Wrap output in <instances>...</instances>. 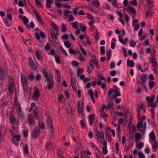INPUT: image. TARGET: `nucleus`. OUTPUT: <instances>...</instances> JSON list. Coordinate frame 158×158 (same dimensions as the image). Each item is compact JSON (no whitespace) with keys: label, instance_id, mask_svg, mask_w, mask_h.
<instances>
[{"label":"nucleus","instance_id":"1","mask_svg":"<svg viewBox=\"0 0 158 158\" xmlns=\"http://www.w3.org/2000/svg\"><path fill=\"white\" fill-rule=\"evenodd\" d=\"M96 130L97 131L96 135L99 143L101 144H102L104 146H106L107 142L105 140L104 132H100L97 129Z\"/></svg>","mask_w":158,"mask_h":158},{"label":"nucleus","instance_id":"2","mask_svg":"<svg viewBox=\"0 0 158 158\" xmlns=\"http://www.w3.org/2000/svg\"><path fill=\"white\" fill-rule=\"evenodd\" d=\"M21 79L23 87V90L26 92L28 90L27 88L28 84L27 78L24 74H22L21 75Z\"/></svg>","mask_w":158,"mask_h":158},{"label":"nucleus","instance_id":"3","mask_svg":"<svg viewBox=\"0 0 158 158\" xmlns=\"http://www.w3.org/2000/svg\"><path fill=\"white\" fill-rule=\"evenodd\" d=\"M40 133V128L37 127H35L32 130L31 136L34 139H36L39 136Z\"/></svg>","mask_w":158,"mask_h":158},{"label":"nucleus","instance_id":"4","mask_svg":"<svg viewBox=\"0 0 158 158\" xmlns=\"http://www.w3.org/2000/svg\"><path fill=\"white\" fill-rule=\"evenodd\" d=\"M155 98V96H152L151 98L149 96L147 97L146 99V101L148 102V106H153L154 107H156L157 105V103H153Z\"/></svg>","mask_w":158,"mask_h":158},{"label":"nucleus","instance_id":"5","mask_svg":"<svg viewBox=\"0 0 158 158\" xmlns=\"http://www.w3.org/2000/svg\"><path fill=\"white\" fill-rule=\"evenodd\" d=\"M13 79L11 77H9V85L8 86V90L10 93H12L14 91V83L13 81Z\"/></svg>","mask_w":158,"mask_h":158},{"label":"nucleus","instance_id":"6","mask_svg":"<svg viewBox=\"0 0 158 158\" xmlns=\"http://www.w3.org/2000/svg\"><path fill=\"white\" fill-rule=\"evenodd\" d=\"M47 81L48 89V90H51L54 87V84L53 76H51V77H50V78L47 79Z\"/></svg>","mask_w":158,"mask_h":158},{"label":"nucleus","instance_id":"7","mask_svg":"<svg viewBox=\"0 0 158 158\" xmlns=\"http://www.w3.org/2000/svg\"><path fill=\"white\" fill-rule=\"evenodd\" d=\"M13 108L16 110V111L22 109L21 104L19 103L17 98H15L14 100Z\"/></svg>","mask_w":158,"mask_h":158},{"label":"nucleus","instance_id":"8","mask_svg":"<svg viewBox=\"0 0 158 158\" xmlns=\"http://www.w3.org/2000/svg\"><path fill=\"white\" fill-rule=\"evenodd\" d=\"M139 77L141 81L140 80L137 79V83H145L148 79V76L145 74L139 75Z\"/></svg>","mask_w":158,"mask_h":158},{"label":"nucleus","instance_id":"9","mask_svg":"<svg viewBox=\"0 0 158 158\" xmlns=\"http://www.w3.org/2000/svg\"><path fill=\"white\" fill-rule=\"evenodd\" d=\"M40 95L39 89L38 88H36L34 91V92L33 94L32 98L34 100H37Z\"/></svg>","mask_w":158,"mask_h":158},{"label":"nucleus","instance_id":"10","mask_svg":"<svg viewBox=\"0 0 158 158\" xmlns=\"http://www.w3.org/2000/svg\"><path fill=\"white\" fill-rule=\"evenodd\" d=\"M28 63L31 68L33 70H35L37 69V67L31 57H29L28 58Z\"/></svg>","mask_w":158,"mask_h":158},{"label":"nucleus","instance_id":"11","mask_svg":"<svg viewBox=\"0 0 158 158\" xmlns=\"http://www.w3.org/2000/svg\"><path fill=\"white\" fill-rule=\"evenodd\" d=\"M20 135H16L13 137V143L16 146H18L19 144L18 142L20 140Z\"/></svg>","mask_w":158,"mask_h":158},{"label":"nucleus","instance_id":"12","mask_svg":"<svg viewBox=\"0 0 158 158\" xmlns=\"http://www.w3.org/2000/svg\"><path fill=\"white\" fill-rule=\"evenodd\" d=\"M47 125L49 129L52 132L53 130V123L50 118H48L47 119Z\"/></svg>","mask_w":158,"mask_h":158},{"label":"nucleus","instance_id":"13","mask_svg":"<svg viewBox=\"0 0 158 158\" xmlns=\"http://www.w3.org/2000/svg\"><path fill=\"white\" fill-rule=\"evenodd\" d=\"M98 62V60L96 59V56L95 55H93L92 58L91 59L89 64L91 67L94 66L93 64H96Z\"/></svg>","mask_w":158,"mask_h":158},{"label":"nucleus","instance_id":"14","mask_svg":"<svg viewBox=\"0 0 158 158\" xmlns=\"http://www.w3.org/2000/svg\"><path fill=\"white\" fill-rule=\"evenodd\" d=\"M21 17L22 18V19L23 22L24 24L26 25V27L27 28L30 29V27L29 25L27 24L28 22V19L26 17L23 16V15L21 16Z\"/></svg>","mask_w":158,"mask_h":158},{"label":"nucleus","instance_id":"15","mask_svg":"<svg viewBox=\"0 0 158 158\" xmlns=\"http://www.w3.org/2000/svg\"><path fill=\"white\" fill-rule=\"evenodd\" d=\"M50 32L52 40L54 41L57 40V36L52 29H50Z\"/></svg>","mask_w":158,"mask_h":158},{"label":"nucleus","instance_id":"16","mask_svg":"<svg viewBox=\"0 0 158 158\" xmlns=\"http://www.w3.org/2000/svg\"><path fill=\"white\" fill-rule=\"evenodd\" d=\"M28 80L31 81H33L35 78V74L33 73H30L27 75Z\"/></svg>","mask_w":158,"mask_h":158},{"label":"nucleus","instance_id":"17","mask_svg":"<svg viewBox=\"0 0 158 158\" xmlns=\"http://www.w3.org/2000/svg\"><path fill=\"white\" fill-rule=\"evenodd\" d=\"M118 37L119 41L123 44H125L128 41V39L127 38H125L124 40L123 38L120 35H119Z\"/></svg>","mask_w":158,"mask_h":158},{"label":"nucleus","instance_id":"18","mask_svg":"<svg viewBox=\"0 0 158 158\" xmlns=\"http://www.w3.org/2000/svg\"><path fill=\"white\" fill-rule=\"evenodd\" d=\"M88 94L89 95L90 98L92 99L93 102L94 103L95 101L94 96V93L93 90L92 89H89L88 91Z\"/></svg>","mask_w":158,"mask_h":158},{"label":"nucleus","instance_id":"19","mask_svg":"<svg viewBox=\"0 0 158 158\" xmlns=\"http://www.w3.org/2000/svg\"><path fill=\"white\" fill-rule=\"evenodd\" d=\"M128 13H129V11L132 14L135 15L136 13V10L134 8L130 6H128L127 8V9Z\"/></svg>","mask_w":158,"mask_h":158},{"label":"nucleus","instance_id":"20","mask_svg":"<svg viewBox=\"0 0 158 158\" xmlns=\"http://www.w3.org/2000/svg\"><path fill=\"white\" fill-rule=\"evenodd\" d=\"M43 75L45 77H46V80L50 78V77H51V76H52V73H49L48 74V72L46 70H44L43 71Z\"/></svg>","mask_w":158,"mask_h":158},{"label":"nucleus","instance_id":"21","mask_svg":"<svg viewBox=\"0 0 158 158\" xmlns=\"http://www.w3.org/2000/svg\"><path fill=\"white\" fill-rule=\"evenodd\" d=\"M39 111L37 109H34L33 110V114L35 119H39L40 118V115H39Z\"/></svg>","mask_w":158,"mask_h":158},{"label":"nucleus","instance_id":"22","mask_svg":"<svg viewBox=\"0 0 158 158\" xmlns=\"http://www.w3.org/2000/svg\"><path fill=\"white\" fill-rule=\"evenodd\" d=\"M9 119L10 122L12 124H14L15 122V121L16 120V118L15 116L11 114L10 115Z\"/></svg>","mask_w":158,"mask_h":158},{"label":"nucleus","instance_id":"23","mask_svg":"<svg viewBox=\"0 0 158 158\" xmlns=\"http://www.w3.org/2000/svg\"><path fill=\"white\" fill-rule=\"evenodd\" d=\"M52 26L54 30V31L56 32H58L59 31V29L58 27L56 24L54 23H52Z\"/></svg>","mask_w":158,"mask_h":158},{"label":"nucleus","instance_id":"24","mask_svg":"<svg viewBox=\"0 0 158 158\" xmlns=\"http://www.w3.org/2000/svg\"><path fill=\"white\" fill-rule=\"evenodd\" d=\"M151 139L152 141L156 140V136L154 132L152 131L149 134Z\"/></svg>","mask_w":158,"mask_h":158},{"label":"nucleus","instance_id":"25","mask_svg":"<svg viewBox=\"0 0 158 158\" xmlns=\"http://www.w3.org/2000/svg\"><path fill=\"white\" fill-rule=\"evenodd\" d=\"M127 65L128 66H130L131 68H132L134 65V63L133 60H130L129 59H128L127 61Z\"/></svg>","mask_w":158,"mask_h":158},{"label":"nucleus","instance_id":"26","mask_svg":"<svg viewBox=\"0 0 158 158\" xmlns=\"http://www.w3.org/2000/svg\"><path fill=\"white\" fill-rule=\"evenodd\" d=\"M5 73L3 70L0 68V79L3 80L4 79L5 77Z\"/></svg>","mask_w":158,"mask_h":158},{"label":"nucleus","instance_id":"27","mask_svg":"<svg viewBox=\"0 0 158 158\" xmlns=\"http://www.w3.org/2000/svg\"><path fill=\"white\" fill-rule=\"evenodd\" d=\"M11 20H9L8 19H6L4 20V23L6 27H9L11 24Z\"/></svg>","mask_w":158,"mask_h":158},{"label":"nucleus","instance_id":"28","mask_svg":"<svg viewBox=\"0 0 158 158\" xmlns=\"http://www.w3.org/2000/svg\"><path fill=\"white\" fill-rule=\"evenodd\" d=\"M150 62L152 66L154 68H156L157 67V62L154 58H153L152 59V60Z\"/></svg>","mask_w":158,"mask_h":158},{"label":"nucleus","instance_id":"29","mask_svg":"<svg viewBox=\"0 0 158 158\" xmlns=\"http://www.w3.org/2000/svg\"><path fill=\"white\" fill-rule=\"evenodd\" d=\"M147 3L148 5V7L150 9L153 7V0H147Z\"/></svg>","mask_w":158,"mask_h":158},{"label":"nucleus","instance_id":"30","mask_svg":"<svg viewBox=\"0 0 158 158\" xmlns=\"http://www.w3.org/2000/svg\"><path fill=\"white\" fill-rule=\"evenodd\" d=\"M35 55L37 59L38 60L41 61L42 60L41 55L40 53L38 52V51H36L35 52Z\"/></svg>","mask_w":158,"mask_h":158},{"label":"nucleus","instance_id":"31","mask_svg":"<svg viewBox=\"0 0 158 158\" xmlns=\"http://www.w3.org/2000/svg\"><path fill=\"white\" fill-rule=\"evenodd\" d=\"M78 23L76 21L74 22H72L71 23L72 27L74 28L77 29L78 28Z\"/></svg>","mask_w":158,"mask_h":158},{"label":"nucleus","instance_id":"32","mask_svg":"<svg viewBox=\"0 0 158 158\" xmlns=\"http://www.w3.org/2000/svg\"><path fill=\"white\" fill-rule=\"evenodd\" d=\"M111 50L109 49L106 53L107 59L108 60H109L110 58L111 55Z\"/></svg>","mask_w":158,"mask_h":158},{"label":"nucleus","instance_id":"33","mask_svg":"<svg viewBox=\"0 0 158 158\" xmlns=\"http://www.w3.org/2000/svg\"><path fill=\"white\" fill-rule=\"evenodd\" d=\"M155 82L154 81H150L149 82V88L150 89H152L155 86Z\"/></svg>","mask_w":158,"mask_h":158},{"label":"nucleus","instance_id":"34","mask_svg":"<svg viewBox=\"0 0 158 158\" xmlns=\"http://www.w3.org/2000/svg\"><path fill=\"white\" fill-rule=\"evenodd\" d=\"M152 148L153 150H155V151H156L158 148V144L157 142H155L152 144Z\"/></svg>","mask_w":158,"mask_h":158},{"label":"nucleus","instance_id":"35","mask_svg":"<svg viewBox=\"0 0 158 158\" xmlns=\"http://www.w3.org/2000/svg\"><path fill=\"white\" fill-rule=\"evenodd\" d=\"M114 105V104L113 103H109L106 106V109H113V106Z\"/></svg>","mask_w":158,"mask_h":158},{"label":"nucleus","instance_id":"36","mask_svg":"<svg viewBox=\"0 0 158 158\" xmlns=\"http://www.w3.org/2000/svg\"><path fill=\"white\" fill-rule=\"evenodd\" d=\"M92 3L95 6L98 7L100 5V4L98 0H96L95 1H93Z\"/></svg>","mask_w":158,"mask_h":158},{"label":"nucleus","instance_id":"37","mask_svg":"<svg viewBox=\"0 0 158 158\" xmlns=\"http://www.w3.org/2000/svg\"><path fill=\"white\" fill-rule=\"evenodd\" d=\"M54 57L55 58V59L56 62L58 64H60V60L59 57L57 54H55L54 55Z\"/></svg>","mask_w":158,"mask_h":158},{"label":"nucleus","instance_id":"38","mask_svg":"<svg viewBox=\"0 0 158 158\" xmlns=\"http://www.w3.org/2000/svg\"><path fill=\"white\" fill-rule=\"evenodd\" d=\"M16 112L19 117L21 118L23 117V114L21 110L17 111Z\"/></svg>","mask_w":158,"mask_h":158},{"label":"nucleus","instance_id":"39","mask_svg":"<svg viewBox=\"0 0 158 158\" xmlns=\"http://www.w3.org/2000/svg\"><path fill=\"white\" fill-rule=\"evenodd\" d=\"M106 139L109 142L111 141V135L110 133H107L106 134Z\"/></svg>","mask_w":158,"mask_h":158},{"label":"nucleus","instance_id":"40","mask_svg":"<svg viewBox=\"0 0 158 158\" xmlns=\"http://www.w3.org/2000/svg\"><path fill=\"white\" fill-rule=\"evenodd\" d=\"M28 120L29 123L32 125H34L35 123V120L32 118H30L28 119Z\"/></svg>","mask_w":158,"mask_h":158},{"label":"nucleus","instance_id":"41","mask_svg":"<svg viewBox=\"0 0 158 158\" xmlns=\"http://www.w3.org/2000/svg\"><path fill=\"white\" fill-rule=\"evenodd\" d=\"M136 45V43L133 40L131 39L130 43V45L131 47H135Z\"/></svg>","mask_w":158,"mask_h":158},{"label":"nucleus","instance_id":"42","mask_svg":"<svg viewBox=\"0 0 158 158\" xmlns=\"http://www.w3.org/2000/svg\"><path fill=\"white\" fill-rule=\"evenodd\" d=\"M100 51L101 54L103 55L105 54V47L104 46L101 47L100 48Z\"/></svg>","mask_w":158,"mask_h":158},{"label":"nucleus","instance_id":"43","mask_svg":"<svg viewBox=\"0 0 158 158\" xmlns=\"http://www.w3.org/2000/svg\"><path fill=\"white\" fill-rule=\"evenodd\" d=\"M24 152L26 153H28V146L27 144H25L23 148Z\"/></svg>","mask_w":158,"mask_h":158},{"label":"nucleus","instance_id":"44","mask_svg":"<svg viewBox=\"0 0 158 158\" xmlns=\"http://www.w3.org/2000/svg\"><path fill=\"white\" fill-rule=\"evenodd\" d=\"M87 18L91 20L92 21H93L94 20V18L93 16V15L89 13H87Z\"/></svg>","mask_w":158,"mask_h":158},{"label":"nucleus","instance_id":"45","mask_svg":"<svg viewBox=\"0 0 158 158\" xmlns=\"http://www.w3.org/2000/svg\"><path fill=\"white\" fill-rule=\"evenodd\" d=\"M152 16V11L148 10L146 12L145 15L146 17Z\"/></svg>","mask_w":158,"mask_h":158},{"label":"nucleus","instance_id":"46","mask_svg":"<svg viewBox=\"0 0 158 158\" xmlns=\"http://www.w3.org/2000/svg\"><path fill=\"white\" fill-rule=\"evenodd\" d=\"M139 158H145V156L141 151H139L138 153Z\"/></svg>","mask_w":158,"mask_h":158},{"label":"nucleus","instance_id":"47","mask_svg":"<svg viewBox=\"0 0 158 158\" xmlns=\"http://www.w3.org/2000/svg\"><path fill=\"white\" fill-rule=\"evenodd\" d=\"M123 118H120L119 119L118 121V128H119L120 125H121L122 124V123L123 122Z\"/></svg>","mask_w":158,"mask_h":158},{"label":"nucleus","instance_id":"48","mask_svg":"<svg viewBox=\"0 0 158 158\" xmlns=\"http://www.w3.org/2000/svg\"><path fill=\"white\" fill-rule=\"evenodd\" d=\"M52 144L50 143H48L46 146V148L47 150L50 149L52 147Z\"/></svg>","mask_w":158,"mask_h":158},{"label":"nucleus","instance_id":"49","mask_svg":"<svg viewBox=\"0 0 158 158\" xmlns=\"http://www.w3.org/2000/svg\"><path fill=\"white\" fill-rule=\"evenodd\" d=\"M81 69L80 68L78 67L77 68V76L78 77L79 76L80 74L81 73H83V69H82L81 71Z\"/></svg>","mask_w":158,"mask_h":158},{"label":"nucleus","instance_id":"50","mask_svg":"<svg viewBox=\"0 0 158 158\" xmlns=\"http://www.w3.org/2000/svg\"><path fill=\"white\" fill-rule=\"evenodd\" d=\"M80 103L79 101H78L77 102V109L78 111L80 112L81 111L80 110Z\"/></svg>","mask_w":158,"mask_h":158},{"label":"nucleus","instance_id":"51","mask_svg":"<svg viewBox=\"0 0 158 158\" xmlns=\"http://www.w3.org/2000/svg\"><path fill=\"white\" fill-rule=\"evenodd\" d=\"M114 92L115 93V96H114V98L117 96H121L120 93L116 89H114Z\"/></svg>","mask_w":158,"mask_h":158},{"label":"nucleus","instance_id":"52","mask_svg":"<svg viewBox=\"0 0 158 158\" xmlns=\"http://www.w3.org/2000/svg\"><path fill=\"white\" fill-rule=\"evenodd\" d=\"M37 19L39 22L41 23L42 25L44 24V23L42 22V19L40 15H38L36 17Z\"/></svg>","mask_w":158,"mask_h":158},{"label":"nucleus","instance_id":"53","mask_svg":"<svg viewBox=\"0 0 158 158\" xmlns=\"http://www.w3.org/2000/svg\"><path fill=\"white\" fill-rule=\"evenodd\" d=\"M64 44L67 48H69L71 44L68 41H66L64 43Z\"/></svg>","mask_w":158,"mask_h":158},{"label":"nucleus","instance_id":"54","mask_svg":"<svg viewBox=\"0 0 158 158\" xmlns=\"http://www.w3.org/2000/svg\"><path fill=\"white\" fill-rule=\"evenodd\" d=\"M99 32L98 31H96L95 33V38L96 40L97 41L99 39Z\"/></svg>","mask_w":158,"mask_h":158},{"label":"nucleus","instance_id":"55","mask_svg":"<svg viewBox=\"0 0 158 158\" xmlns=\"http://www.w3.org/2000/svg\"><path fill=\"white\" fill-rule=\"evenodd\" d=\"M143 142H140L136 145V147L139 148L141 149L143 147Z\"/></svg>","mask_w":158,"mask_h":158},{"label":"nucleus","instance_id":"56","mask_svg":"<svg viewBox=\"0 0 158 158\" xmlns=\"http://www.w3.org/2000/svg\"><path fill=\"white\" fill-rule=\"evenodd\" d=\"M102 151L104 154H106L107 153V149L106 146H104L102 148Z\"/></svg>","mask_w":158,"mask_h":158},{"label":"nucleus","instance_id":"57","mask_svg":"<svg viewBox=\"0 0 158 158\" xmlns=\"http://www.w3.org/2000/svg\"><path fill=\"white\" fill-rule=\"evenodd\" d=\"M95 117V115L94 114L90 115L88 116V119L89 121H92L94 118Z\"/></svg>","mask_w":158,"mask_h":158},{"label":"nucleus","instance_id":"58","mask_svg":"<svg viewBox=\"0 0 158 158\" xmlns=\"http://www.w3.org/2000/svg\"><path fill=\"white\" fill-rule=\"evenodd\" d=\"M72 64L74 67H77L79 65V63L75 61H73L72 62Z\"/></svg>","mask_w":158,"mask_h":158},{"label":"nucleus","instance_id":"59","mask_svg":"<svg viewBox=\"0 0 158 158\" xmlns=\"http://www.w3.org/2000/svg\"><path fill=\"white\" fill-rule=\"evenodd\" d=\"M91 67H92V68H90L89 67H87V71L89 73H90L94 69V66Z\"/></svg>","mask_w":158,"mask_h":158},{"label":"nucleus","instance_id":"60","mask_svg":"<svg viewBox=\"0 0 158 158\" xmlns=\"http://www.w3.org/2000/svg\"><path fill=\"white\" fill-rule=\"evenodd\" d=\"M98 76L100 79L104 80L105 82L106 81V78L104 76H102L101 74H100Z\"/></svg>","mask_w":158,"mask_h":158},{"label":"nucleus","instance_id":"61","mask_svg":"<svg viewBox=\"0 0 158 158\" xmlns=\"http://www.w3.org/2000/svg\"><path fill=\"white\" fill-rule=\"evenodd\" d=\"M78 58L81 61H85V58L81 54L80 55Z\"/></svg>","mask_w":158,"mask_h":158},{"label":"nucleus","instance_id":"62","mask_svg":"<svg viewBox=\"0 0 158 158\" xmlns=\"http://www.w3.org/2000/svg\"><path fill=\"white\" fill-rule=\"evenodd\" d=\"M143 125L142 121H140V122H139L137 124V128H140Z\"/></svg>","mask_w":158,"mask_h":158},{"label":"nucleus","instance_id":"63","mask_svg":"<svg viewBox=\"0 0 158 158\" xmlns=\"http://www.w3.org/2000/svg\"><path fill=\"white\" fill-rule=\"evenodd\" d=\"M84 152L81 153V156L82 158H90L89 157L87 156L85 154H84Z\"/></svg>","mask_w":158,"mask_h":158},{"label":"nucleus","instance_id":"64","mask_svg":"<svg viewBox=\"0 0 158 158\" xmlns=\"http://www.w3.org/2000/svg\"><path fill=\"white\" fill-rule=\"evenodd\" d=\"M64 15L66 17L68 16L69 15L70 13H71L70 11L69 10H64Z\"/></svg>","mask_w":158,"mask_h":158}]
</instances>
